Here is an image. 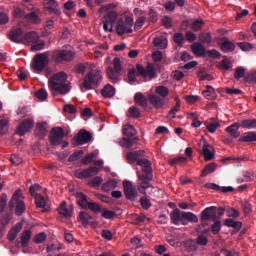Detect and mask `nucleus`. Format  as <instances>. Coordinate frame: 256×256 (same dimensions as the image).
I'll list each match as a JSON object with an SVG mask.
<instances>
[{
    "label": "nucleus",
    "mask_w": 256,
    "mask_h": 256,
    "mask_svg": "<svg viewBox=\"0 0 256 256\" xmlns=\"http://www.w3.org/2000/svg\"><path fill=\"white\" fill-rule=\"evenodd\" d=\"M48 87L54 97L56 95H67L71 91V83L67 81L65 72L53 74L48 81Z\"/></svg>",
    "instance_id": "nucleus-2"
},
{
    "label": "nucleus",
    "mask_w": 256,
    "mask_h": 256,
    "mask_svg": "<svg viewBox=\"0 0 256 256\" xmlns=\"http://www.w3.org/2000/svg\"><path fill=\"white\" fill-rule=\"evenodd\" d=\"M210 231L213 235H219L221 231V221L219 220L214 221Z\"/></svg>",
    "instance_id": "nucleus-53"
},
{
    "label": "nucleus",
    "mask_w": 256,
    "mask_h": 256,
    "mask_svg": "<svg viewBox=\"0 0 256 256\" xmlns=\"http://www.w3.org/2000/svg\"><path fill=\"white\" fill-rule=\"evenodd\" d=\"M220 41H223L220 43L222 53H233V51H235V43L229 41L227 37L221 38Z\"/></svg>",
    "instance_id": "nucleus-20"
},
{
    "label": "nucleus",
    "mask_w": 256,
    "mask_h": 256,
    "mask_svg": "<svg viewBox=\"0 0 256 256\" xmlns=\"http://www.w3.org/2000/svg\"><path fill=\"white\" fill-rule=\"evenodd\" d=\"M239 143H255L256 133L253 131L244 133L239 139Z\"/></svg>",
    "instance_id": "nucleus-24"
},
{
    "label": "nucleus",
    "mask_w": 256,
    "mask_h": 256,
    "mask_svg": "<svg viewBox=\"0 0 256 256\" xmlns=\"http://www.w3.org/2000/svg\"><path fill=\"white\" fill-rule=\"evenodd\" d=\"M155 93L159 95L158 97H161L162 99H169V88L165 86H157L155 89Z\"/></svg>",
    "instance_id": "nucleus-32"
},
{
    "label": "nucleus",
    "mask_w": 256,
    "mask_h": 256,
    "mask_svg": "<svg viewBox=\"0 0 256 256\" xmlns=\"http://www.w3.org/2000/svg\"><path fill=\"white\" fill-rule=\"evenodd\" d=\"M170 220L173 225H189V223H199V217L193 212L180 211L175 208L170 213Z\"/></svg>",
    "instance_id": "nucleus-3"
},
{
    "label": "nucleus",
    "mask_w": 256,
    "mask_h": 256,
    "mask_svg": "<svg viewBox=\"0 0 256 256\" xmlns=\"http://www.w3.org/2000/svg\"><path fill=\"white\" fill-rule=\"evenodd\" d=\"M79 218H80V221L83 223V225H89V221L93 219V217H91V215H89V213L85 211L80 212Z\"/></svg>",
    "instance_id": "nucleus-46"
},
{
    "label": "nucleus",
    "mask_w": 256,
    "mask_h": 256,
    "mask_svg": "<svg viewBox=\"0 0 256 256\" xmlns=\"http://www.w3.org/2000/svg\"><path fill=\"white\" fill-rule=\"evenodd\" d=\"M140 205H141L142 209H145V211H147V209L151 208V200H149V198L143 196L140 198Z\"/></svg>",
    "instance_id": "nucleus-58"
},
{
    "label": "nucleus",
    "mask_w": 256,
    "mask_h": 256,
    "mask_svg": "<svg viewBox=\"0 0 256 256\" xmlns=\"http://www.w3.org/2000/svg\"><path fill=\"white\" fill-rule=\"evenodd\" d=\"M173 41L178 47H183L185 45V36L181 32H177L173 36Z\"/></svg>",
    "instance_id": "nucleus-36"
},
{
    "label": "nucleus",
    "mask_w": 256,
    "mask_h": 256,
    "mask_svg": "<svg viewBox=\"0 0 256 256\" xmlns=\"http://www.w3.org/2000/svg\"><path fill=\"white\" fill-rule=\"evenodd\" d=\"M146 19L145 16L139 17L134 24V31H139L145 25Z\"/></svg>",
    "instance_id": "nucleus-59"
},
{
    "label": "nucleus",
    "mask_w": 256,
    "mask_h": 256,
    "mask_svg": "<svg viewBox=\"0 0 256 256\" xmlns=\"http://www.w3.org/2000/svg\"><path fill=\"white\" fill-rule=\"evenodd\" d=\"M128 80L130 84H133L135 81H137V70H135V68L129 69Z\"/></svg>",
    "instance_id": "nucleus-60"
},
{
    "label": "nucleus",
    "mask_w": 256,
    "mask_h": 256,
    "mask_svg": "<svg viewBox=\"0 0 256 256\" xmlns=\"http://www.w3.org/2000/svg\"><path fill=\"white\" fill-rule=\"evenodd\" d=\"M242 77H245V68L238 66L235 69L234 72V78L239 81V79H242Z\"/></svg>",
    "instance_id": "nucleus-52"
},
{
    "label": "nucleus",
    "mask_w": 256,
    "mask_h": 256,
    "mask_svg": "<svg viewBox=\"0 0 256 256\" xmlns=\"http://www.w3.org/2000/svg\"><path fill=\"white\" fill-rule=\"evenodd\" d=\"M65 138V130L61 127H54L50 133V143L51 145L57 146L63 143V139Z\"/></svg>",
    "instance_id": "nucleus-10"
},
{
    "label": "nucleus",
    "mask_w": 256,
    "mask_h": 256,
    "mask_svg": "<svg viewBox=\"0 0 256 256\" xmlns=\"http://www.w3.org/2000/svg\"><path fill=\"white\" fill-rule=\"evenodd\" d=\"M25 19H27V21H30V23H41V20L39 19V16H37V13L35 12H30L29 14H27L25 16Z\"/></svg>",
    "instance_id": "nucleus-48"
},
{
    "label": "nucleus",
    "mask_w": 256,
    "mask_h": 256,
    "mask_svg": "<svg viewBox=\"0 0 256 256\" xmlns=\"http://www.w3.org/2000/svg\"><path fill=\"white\" fill-rule=\"evenodd\" d=\"M122 132L123 135H125V137L122 138L121 141L122 147H125L126 149H131V147H133V145L137 143V138H131L137 135V130H135V127H133V125L126 124L123 126Z\"/></svg>",
    "instance_id": "nucleus-6"
},
{
    "label": "nucleus",
    "mask_w": 256,
    "mask_h": 256,
    "mask_svg": "<svg viewBox=\"0 0 256 256\" xmlns=\"http://www.w3.org/2000/svg\"><path fill=\"white\" fill-rule=\"evenodd\" d=\"M240 127L241 124H239V122H235L226 128V133H229L232 139H239V137H241V132H239Z\"/></svg>",
    "instance_id": "nucleus-21"
},
{
    "label": "nucleus",
    "mask_w": 256,
    "mask_h": 256,
    "mask_svg": "<svg viewBox=\"0 0 256 256\" xmlns=\"http://www.w3.org/2000/svg\"><path fill=\"white\" fill-rule=\"evenodd\" d=\"M102 183H103V178L100 176H96L88 182V185H90V187L95 188V187H99Z\"/></svg>",
    "instance_id": "nucleus-56"
},
{
    "label": "nucleus",
    "mask_w": 256,
    "mask_h": 256,
    "mask_svg": "<svg viewBox=\"0 0 256 256\" xmlns=\"http://www.w3.org/2000/svg\"><path fill=\"white\" fill-rule=\"evenodd\" d=\"M31 235L32 232L31 230H25L24 232H22L21 234V247H27V245H29V241H31Z\"/></svg>",
    "instance_id": "nucleus-31"
},
{
    "label": "nucleus",
    "mask_w": 256,
    "mask_h": 256,
    "mask_svg": "<svg viewBox=\"0 0 256 256\" xmlns=\"http://www.w3.org/2000/svg\"><path fill=\"white\" fill-rule=\"evenodd\" d=\"M116 188H117V180L115 179L108 180L102 186L103 191H112V189H116Z\"/></svg>",
    "instance_id": "nucleus-39"
},
{
    "label": "nucleus",
    "mask_w": 256,
    "mask_h": 256,
    "mask_svg": "<svg viewBox=\"0 0 256 256\" xmlns=\"http://www.w3.org/2000/svg\"><path fill=\"white\" fill-rule=\"evenodd\" d=\"M233 68V63L227 56H224V59L220 63V69H224L225 71H229V69Z\"/></svg>",
    "instance_id": "nucleus-45"
},
{
    "label": "nucleus",
    "mask_w": 256,
    "mask_h": 256,
    "mask_svg": "<svg viewBox=\"0 0 256 256\" xmlns=\"http://www.w3.org/2000/svg\"><path fill=\"white\" fill-rule=\"evenodd\" d=\"M148 101L151 103V105L155 109H162L164 107L165 103H167V101H169V99L162 98L157 94H150L148 96Z\"/></svg>",
    "instance_id": "nucleus-17"
},
{
    "label": "nucleus",
    "mask_w": 256,
    "mask_h": 256,
    "mask_svg": "<svg viewBox=\"0 0 256 256\" xmlns=\"http://www.w3.org/2000/svg\"><path fill=\"white\" fill-rule=\"evenodd\" d=\"M208 147H211L209 144H205L202 149V155L205 161H213L215 159V153L211 152Z\"/></svg>",
    "instance_id": "nucleus-28"
},
{
    "label": "nucleus",
    "mask_w": 256,
    "mask_h": 256,
    "mask_svg": "<svg viewBox=\"0 0 256 256\" xmlns=\"http://www.w3.org/2000/svg\"><path fill=\"white\" fill-rule=\"evenodd\" d=\"M99 174V168L97 166H90L87 169L81 170L78 169L74 172V176L77 179H89V177H95Z\"/></svg>",
    "instance_id": "nucleus-11"
},
{
    "label": "nucleus",
    "mask_w": 256,
    "mask_h": 256,
    "mask_svg": "<svg viewBox=\"0 0 256 256\" xmlns=\"http://www.w3.org/2000/svg\"><path fill=\"white\" fill-rule=\"evenodd\" d=\"M219 219V216H217V206H210L205 208L200 213V221H217Z\"/></svg>",
    "instance_id": "nucleus-12"
},
{
    "label": "nucleus",
    "mask_w": 256,
    "mask_h": 256,
    "mask_svg": "<svg viewBox=\"0 0 256 256\" xmlns=\"http://www.w3.org/2000/svg\"><path fill=\"white\" fill-rule=\"evenodd\" d=\"M154 47H158V49H166L167 48V38L157 37L153 40Z\"/></svg>",
    "instance_id": "nucleus-35"
},
{
    "label": "nucleus",
    "mask_w": 256,
    "mask_h": 256,
    "mask_svg": "<svg viewBox=\"0 0 256 256\" xmlns=\"http://www.w3.org/2000/svg\"><path fill=\"white\" fill-rule=\"evenodd\" d=\"M116 33L119 37H123V34L127 33V26H125V21H123V19L117 21Z\"/></svg>",
    "instance_id": "nucleus-30"
},
{
    "label": "nucleus",
    "mask_w": 256,
    "mask_h": 256,
    "mask_svg": "<svg viewBox=\"0 0 256 256\" xmlns=\"http://www.w3.org/2000/svg\"><path fill=\"white\" fill-rule=\"evenodd\" d=\"M35 135L36 137H39V139H45L47 137V122H38L36 124V129H35Z\"/></svg>",
    "instance_id": "nucleus-22"
},
{
    "label": "nucleus",
    "mask_w": 256,
    "mask_h": 256,
    "mask_svg": "<svg viewBox=\"0 0 256 256\" xmlns=\"http://www.w3.org/2000/svg\"><path fill=\"white\" fill-rule=\"evenodd\" d=\"M101 215L103 217V219H115L116 217V213L115 211H112V210H108L107 208L105 207H102V210H101Z\"/></svg>",
    "instance_id": "nucleus-40"
},
{
    "label": "nucleus",
    "mask_w": 256,
    "mask_h": 256,
    "mask_svg": "<svg viewBox=\"0 0 256 256\" xmlns=\"http://www.w3.org/2000/svg\"><path fill=\"white\" fill-rule=\"evenodd\" d=\"M35 96L37 97V99H40L41 101H45V99H47V97L49 96V94L47 93V90L45 89H40L35 93Z\"/></svg>",
    "instance_id": "nucleus-64"
},
{
    "label": "nucleus",
    "mask_w": 256,
    "mask_h": 256,
    "mask_svg": "<svg viewBox=\"0 0 256 256\" xmlns=\"http://www.w3.org/2000/svg\"><path fill=\"white\" fill-rule=\"evenodd\" d=\"M58 213L63 217H71V211L67 209V202H62L58 208Z\"/></svg>",
    "instance_id": "nucleus-41"
},
{
    "label": "nucleus",
    "mask_w": 256,
    "mask_h": 256,
    "mask_svg": "<svg viewBox=\"0 0 256 256\" xmlns=\"http://www.w3.org/2000/svg\"><path fill=\"white\" fill-rule=\"evenodd\" d=\"M191 51L194 55H197V57L205 56V47L197 42L191 45Z\"/></svg>",
    "instance_id": "nucleus-26"
},
{
    "label": "nucleus",
    "mask_w": 256,
    "mask_h": 256,
    "mask_svg": "<svg viewBox=\"0 0 256 256\" xmlns=\"http://www.w3.org/2000/svg\"><path fill=\"white\" fill-rule=\"evenodd\" d=\"M216 169H217V163L212 162L207 164L201 172V177H207V175L214 173Z\"/></svg>",
    "instance_id": "nucleus-29"
},
{
    "label": "nucleus",
    "mask_w": 256,
    "mask_h": 256,
    "mask_svg": "<svg viewBox=\"0 0 256 256\" xmlns=\"http://www.w3.org/2000/svg\"><path fill=\"white\" fill-rule=\"evenodd\" d=\"M125 23L127 27L126 33H133V28H131L133 27V23H134L133 17L127 16L125 18Z\"/></svg>",
    "instance_id": "nucleus-63"
},
{
    "label": "nucleus",
    "mask_w": 256,
    "mask_h": 256,
    "mask_svg": "<svg viewBox=\"0 0 256 256\" xmlns=\"http://www.w3.org/2000/svg\"><path fill=\"white\" fill-rule=\"evenodd\" d=\"M35 205L38 209H43L42 213H47L49 208H47V200L41 194H36L35 196Z\"/></svg>",
    "instance_id": "nucleus-23"
},
{
    "label": "nucleus",
    "mask_w": 256,
    "mask_h": 256,
    "mask_svg": "<svg viewBox=\"0 0 256 256\" xmlns=\"http://www.w3.org/2000/svg\"><path fill=\"white\" fill-rule=\"evenodd\" d=\"M123 188L124 195L129 201H135V199H137V197L139 196L137 188H135V186H133V183H131L130 181H125L123 183Z\"/></svg>",
    "instance_id": "nucleus-13"
},
{
    "label": "nucleus",
    "mask_w": 256,
    "mask_h": 256,
    "mask_svg": "<svg viewBox=\"0 0 256 256\" xmlns=\"http://www.w3.org/2000/svg\"><path fill=\"white\" fill-rule=\"evenodd\" d=\"M35 125V121L33 119H25L22 121L19 126L16 129L17 135H20V137H23L26 133H29L31 129H33V126Z\"/></svg>",
    "instance_id": "nucleus-16"
},
{
    "label": "nucleus",
    "mask_w": 256,
    "mask_h": 256,
    "mask_svg": "<svg viewBox=\"0 0 256 256\" xmlns=\"http://www.w3.org/2000/svg\"><path fill=\"white\" fill-rule=\"evenodd\" d=\"M242 175L244 177L245 183H251L255 179V174H253V171L246 170L242 172Z\"/></svg>",
    "instance_id": "nucleus-50"
},
{
    "label": "nucleus",
    "mask_w": 256,
    "mask_h": 256,
    "mask_svg": "<svg viewBox=\"0 0 256 256\" xmlns=\"http://www.w3.org/2000/svg\"><path fill=\"white\" fill-rule=\"evenodd\" d=\"M93 139V134H91L87 130H80L76 137H74V144L75 145H86V143L91 142Z\"/></svg>",
    "instance_id": "nucleus-14"
},
{
    "label": "nucleus",
    "mask_w": 256,
    "mask_h": 256,
    "mask_svg": "<svg viewBox=\"0 0 256 256\" xmlns=\"http://www.w3.org/2000/svg\"><path fill=\"white\" fill-rule=\"evenodd\" d=\"M199 39L201 43H206V45H211V42H212L211 33H202L200 34Z\"/></svg>",
    "instance_id": "nucleus-57"
},
{
    "label": "nucleus",
    "mask_w": 256,
    "mask_h": 256,
    "mask_svg": "<svg viewBox=\"0 0 256 256\" xmlns=\"http://www.w3.org/2000/svg\"><path fill=\"white\" fill-rule=\"evenodd\" d=\"M7 194L3 193L0 196V213H4L5 212V207H7Z\"/></svg>",
    "instance_id": "nucleus-55"
},
{
    "label": "nucleus",
    "mask_w": 256,
    "mask_h": 256,
    "mask_svg": "<svg viewBox=\"0 0 256 256\" xmlns=\"http://www.w3.org/2000/svg\"><path fill=\"white\" fill-rule=\"evenodd\" d=\"M182 163H187V157L180 156L169 160V165L172 167H175V165H182Z\"/></svg>",
    "instance_id": "nucleus-44"
},
{
    "label": "nucleus",
    "mask_w": 256,
    "mask_h": 256,
    "mask_svg": "<svg viewBox=\"0 0 256 256\" xmlns=\"http://www.w3.org/2000/svg\"><path fill=\"white\" fill-rule=\"evenodd\" d=\"M204 97L209 100H213L216 97L215 89L212 86H206V89L202 92Z\"/></svg>",
    "instance_id": "nucleus-38"
},
{
    "label": "nucleus",
    "mask_w": 256,
    "mask_h": 256,
    "mask_svg": "<svg viewBox=\"0 0 256 256\" xmlns=\"http://www.w3.org/2000/svg\"><path fill=\"white\" fill-rule=\"evenodd\" d=\"M46 240H47V234L45 232H40L36 234L33 238V241L36 244L45 243Z\"/></svg>",
    "instance_id": "nucleus-47"
},
{
    "label": "nucleus",
    "mask_w": 256,
    "mask_h": 256,
    "mask_svg": "<svg viewBox=\"0 0 256 256\" xmlns=\"http://www.w3.org/2000/svg\"><path fill=\"white\" fill-rule=\"evenodd\" d=\"M10 41L13 43H25V35L23 34V29L15 28L9 33Z\"/></svg>",
    "instance_id": "nucleus-18"
},
{
    "label": "nucleus",
    "mask_w": 256,
    "mask_h": 256,
    "mask_svg": "<svg viewBox=\"0 0 256 256\" xmlns=\"http://www.w3.org/2000/svg\"><path fill=\"white\" fill-rule=\"evenodd\" d=\"M145 157V150H138L128 152L126 158L129 163H137L139 167L142 168V172H137L138 183L137 189L142 195H147V189H151L150 193H153V167H151V161Z\"/></svg>",
    "instance_id": "nucleus-1"
},
{
    "label": "nucleus",
    "mask_w": 256,
    "mask_h": 256,
    "mask_svg": "<svg viewBox=\"0 0 256 256\" xmlns=\"http://www.w3.org/2000/svg\"><path fill=\"white\" fill-rule=\"evenodd\" d=\"M9 129V121L7 119L0 120V135H5Z\"/></svg>",
    "instance_id": "nucleus-49"
},
{
    "label": "nucleus",
    "mask_w": 256,
    "mask_h": 256,
    "mask_svg": "<svg viewBox=\"0 0 256 256\" xmlns=\"http://www.w3.org/2000/svg\"><path fill=\"white\" fill-rule=\"evenodd\" d=\"M85 155V152L83 150H77L75 151L70 157L68 158L69 163H73L75 161H79Z\"/></svg>",
    "instance_id": "nucleus-42"
},
{
    "label": "nucleus",
    "mask_w": 256,
    "mask_h": 256,
    "mask_svg": "<svg viewBox=\"0 0 256 256\" xmlns=\"http://www.w3.org/2000/svg\"><path fill=\"white\" fill-rule=\"evenodd\" d=\"M76 201L81 209H87V207H89V204L91 203V198H89V196L85 195V193L83 192H78L76 194Z\"/></svg>",
    "instance_id": "nucleus-19"
},
{
    "label": "nucleus",
    "mask_w": 256,
    "mask_h": 256,
    "mask_svg": "<svg viewBox=\"0 0 256 256\" xmlns=\"http://www.w3.org/2000/svg\"><path fill=\"white\" fill-rule=\"evenodd\" d=\"M237 46L241 51H251V49H253V44L249 42H238Z\"/></svg>",
    "instance_id": "nucleus-61"
},
{
    "label": "nucleus",
    "mask_w": 256,
    "mask_h": 256,
    "mask_svg": "<svg viewBox=\"0 0 256 256\" xmlns=\"http://www.w3.org/2000/svg\"><path fill=\"white\" fill-rule=\"evenodd\" d=\"M240 127H242V129H256V119L242 120Z\"/></svg>",
    "instance_id": "nucleus-33"
},
{
    "label": "nucleus",
    "mask_w": 256,
    "mask_h": 256,
    "mask_svg": "<svg viewBox=\"0 0 256 256\" xmlns=\"http://www.w3.org/2000/svg\"><path fill=\"white\" fill-rule=\"evenodd\" d=\"M176 104L174 105V107L171 108V110L169 111V116L171 119H175V115L177 113H179L180 109H181V100H179L178 98L175 99Z\"/></svg>",
    "instance_id": "nucleus-37"
},
{
    "label": "nucleus",
    "mask_w": 256,
    "mask_h": 256,
    "mask_svg": "<svg viewBox=\"0 0 256 256\" xmlns=\"http://www.w3.org/2000/svg\"><path fill=\"white\" fill-rule=\"evenodd\" d=\"M26 43H33L31 51H41L45 47V42H39V34L37 32H28L24 35Z\"/></svg>",
    "instance_id": "nucleus-9"
},
{
    "label": "nucleus",
    "mask_w": 256,
    "mask_h": 256,
    "mask_svg": "<svg viewBox=\"0 0 256 256\" xmlns=\"http://www.w3.org/2000/svg\"><path fill=\"white\" fill-rule=\"evenodd\" d=\"M129 115L130 117L138 119V117H141V110L135 106H132L129 108Z\"/></svg>",
    "instance_id": "nucleus-62"
},
{
    "label": "nucleus",
    "mask_w": 256,
    "mask_h": 256,
    "mask_svg": "<svg viewBox=\"0 0 256 256\" xmlns=\"http://www.w3.org/2000/svg\"><path fill=\"white\" fill-rule=\"evenodd\" d=\"M24 199L25 198L23 197V192L21 191V189H18L13 193L8 203L10 211H13V209H15V215L17 217H21V215H23V213H25L27 209Z\"/></svg>",
    "instance_id": "nucleus-4"
},
{
    "label": "nucleus",
    "mask_w": 256,
    "mask_h": 256,
    "mask_svg": "<svg viewBox=\"0 0 256 256\" xmlns=\"http://www.w3.org/2000/svg\"><path fill=\"white\" fill-rule=\"evenodd\" d=\"M101 95L106 99H111L112 97H115V87H113L111 84L105 85L104 88L101 90Z\"/></svg>",
    "instance_id": "nucleus-25"
},
{
    "label": "nucleus",
    "mask_w": 256,
    "mask_h": 256,
    "mask_svg": "<svg viewBox=\"0 0 256 256\" xmlns=\"http://www.w3.org/2000/svg\"><path fill=\"white\" fill-rule=\"evenodd\" d=\"M51 53L52 60L57 65H61L63 63H69V61H73V57H75V53L71 50L59 49L54 50Z\"/></svg>",
    "instance_id": "nucleus-8"
},
{
    "label": "nucleus",
    "mask_w": 256,
    "mask_h": 256,
    "mask_svg": "<svg viewBox=\"0 0 256 256\" xmlns=\"http://www.w3.org/2000/svg\"><path fill=\"white\" fill-rule=\"evenodd\" d=\"M44 11L49 15H61V9H59V4L55 0H43Z\"/></svg>",
    "instance_id": "nucleus-15"
},
{
    "label": "nucleus",
    "mask_w": 256,
    "mask_h": 256,
    "mask_svg": "<svg viewBox=\"0 0 256 256\" xmlns=\"http://www.w3.org/2000/svg\"><path fill=\"white\" fill-rule=\"evenodd\" d=\"M117 12L115 11H110L107 13V15L104 17L105 21L107 23H110V25H114L115 21H117Z\"/></svg>",
    "instance_id": "nucleus-43"
},
{
    "label": "nucleus",
    "mask_w": 256,
    "mask_h": 256,
    "mask_svg": "<svg viewBox=\"0 0 256 256\" xmlns=\"http://www.w3.org/2000/svg\"><path fill=\"white\" fill-rule=\"evenodd\" d=\"M103 79V75L100 70H90L89 73L86 74L83 80V87L86 91H91L93 86L99 85Z\"/></svg>",
    "instance_id": "nucleus-7"
},
{
    "label": "nucleus",
    "mask_w": 256,
    "mask_h": 256,
    "mask_svg": "<svg viewBox=\"0 0 256 256\" xmlns=\"http://www.w3.org/2000/svg\"><path fill=\"white\" fill-rule=\"evenodd\" d=\"M146 77H150L151 79L157 77V72H155V68L151 64H148L146 67Z\"/></svg>",
    "instance_id": "nucleus-54"
},
{
    "label": "nucleus",
    "mask_w": 256,
    "mask_h": 256,
    "mask_svg": "<svg viewBox=\"0 0 256 256\" xmlns=\"http://www.w3.org/2000/svg\"><path fill=\"white\" fill-rule=\"evenodd\" d=\"M51 55L50 51L44 53L36 54L32 60V69L35 73H42L49 66V56Z\"/></svg>",
    "instance_id": "nucleus-5"
},
{
    "label": "nucleus",
    "mask_w": 256,
    "mask_h": 256,
    "mask_svg": "<svg viewBox=\"0 0 256 256\" xmlns=\"http://www.w3.org/2000/svg\"><path fill=\"white\" fill-rule=\"evenodd\" d=\"M134 101L137 105H140V107H143V109H147V97L143 95V93L138 92L134 96Z\"/></svg>",
    "instance_id": "nucleus-27"
},
{
    "label": "nucleus",
    "mask_w": 256,
    "mask_h": 256,
    "mask_svg": "<svg viewBox=\"0 0 256 256\" xmlns=\"http://www.w3.org/2000/svg\"><path fill=\"white\" fill-rule=\"evenodd\" d=\"M87 209H89L93 213H101L103 207H101L98 203L90 202V204H88Z\"/></svg>",
    "instance_id": "nucleus-51"
},
{
    "label": "nucleus",
    "mask_w": 256,
    "mask_h": 256,
    "mask_svg": "<svg viewBox=\"0 0 256 256\" xmlns=\"http://www.w3.org/2000/svg\"><path fill=\"white\" fill-rule=\"evenodd\" d=\"M224 225L226 227H232V229H241V227H243V223L239 222V221H235L231 218H228L224 221Z\"/></svg>",
    "instance_id": "nucleus-34"
}]
</instances>
